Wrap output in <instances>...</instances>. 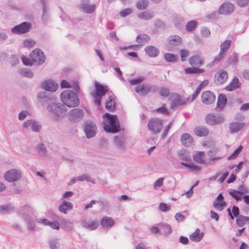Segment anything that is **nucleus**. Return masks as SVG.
Masks as SVG:
<instances>
[{
    "label": "nucleus",
    "mask_w": 249,
    "mask_h": 249,
    "mask_svg": "<svg viewBox=\"0 0 249 249\" xmlns=\"http://www.w3.org/2000/svg\"><path fill=\"white\" fill-rule=\"evenodd\" d=\"M103 128L108 133L115 134L121 130L120 123L117 115L106 113L103 116Z\"/></svg>",
    "instance_id": "f257e3e1"
},
{
    "label": "nucleus",
    "mask_w": 249,
    "mask_h": 249,
    "mask_svg": "<svg viewBox=\"0 0 249 249\" xmlns=\"http://www.w3.org/2000/svg\"><path fill=\"white\" fill-rule=\"evenodd\" d=\"M62 104L70 107H76L80 104V100L76 93L71 90H66L60 94Z\"/></svg>",
    "instance_id": "f03ea898"
},
{
    "label": "nucleus",
    "mask_w": 249,
    "mask_h": 249,
    "mask_svg": "<svg viewBox=\"0 0 249 249\" xmlns=\"http://www.w3.org/2000/svg\"><path fill=\"white\" fill-rule=\"evenodd\" d=\"M189 62L192 67H187L184 69L185 72L187 74H198L204 72V70L200 69L204 62L202 59L198 55H194L189 58Z\"/></svg>",
    "instance_id": "7ed1b4c3"
},
{
    "label": "nucleus",
    "mask_w": 249,
    "mask_h": 249,
    "mask_svg": "<svg viewBox=\"0 0 249 249\" xmlns=\"http://www.w3.org/2000/svg\"><path fill=\"white\" fill-rule=\"evenodd\" d=\"M95 91L92 93V95L94 98V104L100 107L103 96L108 92L109 89L107 86L103 85L97 81L95 82Z\"/></svg>",
    "instance_id": "20e7f679"
},
{
    "label": "nucleus",
    "mask_w": 249,
    "mask_h": 249,
    "mask_svg": "<svg viewBox=\"0 0 249 249\" xmlns=\"http://www.w3.org/2000/svg\"><path fill=\"white\" fill-rule=\"evenodd\" d=\"M47 109L50 113L59 118L65 117L67 111L65 105L60 103H56L55 102L49 106H47Z\"/></svg>",
    "instance_id": "39448f33"
},
{
    "label": "nucleus",
    "mask_w": 249,
    "mask_h": 249,
    "mask_svg": "<svg viewBox=\"0 0 249 249\" xmlns=\"http://www.w3.org/2000/svg\"><path fill=\"white\" fill-rule=\"evenodd\" d=\"M37 98L38 103L42 106L48 105L49 106L56 102L55 96L51 93H47L45 91H42L38 93Z\"/></svg>",
    "instance_id": "423d86ee"
},
{
    "label": "nucleus",
    "mask_w": 249,
    "mask_h": 249,
    "mask_svg": "<svg viewBox=\"0 0 249 249\" xmlns=\"http://www.w3.org/2000/svg\"><path fill=\"white\" fill-rule=\"evenodd\" d=\"M97 127L95 123L91 121H86L83 123V130L87 139L94 137L97 133Z\"/></svg>",
    "instance_id": "0eeeda50"
},
{
    "label": "nucleus",
    "mask_w": 249,
    "mask_h": 249,
    "mask_svg": "<svg viewBox=\"0 0 249 249\" xmlns=\"http://www.w3.org/2000/svg\"><path fill=\"white\" fill-rule=\"evenodd\" d=\"M163 121L158 118H153L149 120L147 124L148 129L154 134L159 133L162 128Z\"/></svg>",
    "instance_id": "6e6552de"
},
{
    "label": "nucleus",
    "mask_w": 249,
    "mask_h": 249,
    "mask_svg": "<svg viewBox=\"0 0 249 249\" xmlns=\"http://www.w3.org/2000/svg\"><path fill=\"white\" fill-rule=\"evenodd\" d=\"M35 65H41L45 62L46 57L44 52L39 48L35 49L30 54Z\"/></svg>",
    "instance_id": "1a4fd4ad"
},
{
    "label": "nucleus",
    "mask_w": 249,
    "mask_h": 249,
    "mask_svg": "<svg viewBox=\"0 0 249 249\" xmlns=\"http://www.w3.org/2000/svg\"><path fill=\"white\" fill-rule=\"evenodd\" d=\"M21 178V172L16 169H12L7 171L4 174V178L9 182L17 181Z\"/></svg>",
    "instance_id": "9d476101"
},
{
    "label": "nucleus",
    "mask_w": 249,
    "mask_h": 249,
    "mask_svg": "<svg viewBox=\"0 0 249 249\" xmlns=\"http://www.w3.org/2000/svg\"><path fill=\"white\" fill-rule=\"evenodd\" d=\"M31 27V23L24 21L13 27L11 29V32L16 35H21L28 32Z\"/></svg>",
    "instance_id": "9b49d317"
},
{
    "label": "nucleus",
    "mask_w": 249,
    "mask_h": 249,
    "mask_svg": "<svg viewBox=\"0 0 249 249\" xmlns=\"http://www.w3.org/2000/svg\"><path fill=\"white\" fill-rule=\"evenodd\" d=\"M205 121L209 125H215L223 123L224 118L220 115L215 116L213 113H210L206 116Z\"/></svg>",
    "instance_id": "f8f14e48"
},
{
    "label": "nucleus",
    "mask_w": 249,
    "mask_h": 249,
    "mask_svg": "<svg viewBox=\"0 0 249 249\" xmlns=\"http://www.w3.org/2000/svg\"><path fill=\"white\" fill-rule=\"evenodd\" d=\"M84 117V112L82 109L75 108L71 110L69 112V119L70 121L77 123L80 121Z\"/></svg>",
    "instance_id": "ddd939ff"
},
{
    "label": "nucleus",
    "mask_w": 249,
    "mask_h": 249,
    "mask_svg": "<svg viewBox=\"0 0 249 249\" xmlns=\"http://www.w3.org/2000/svg\"><path fill=\"white\" fill-rule=\"evenodd\" d=\"M81 226L90 231L97 229L100 226V221L97 219L92 220L91 218L84 219L81 222Z\"/></svg>",
    "instance_id": "4468645a"
},
{
    "label": "nucleus",
    "mask_w": 249,
    "mask_h": 249,
    "mask_svg": "<svg viewBox=\"0 0 249 249\" xmlns=\"http://www.w3.org/2000/svg\"><path fill=\"white\" fill-rule=\"evenodd\" d=\"M234 10V5L230 2H224L219 8L218 14L222 15L231 14Z\"/></svg>",
    "instance_id": "2eb2a0df"
},
{
    "label": "nucleus",
    "mask_w": 249,
    "mask_h": 249,
    "mask_svg": "<svg viewBox=\"0 0 249 249\" xmlns=\"http://www.w3.org/2000/svg\"><path fill=\"white\" fill-rule=\"evenodd\" d=\"M228 78V74L226 71L222 70L220 72H217L214 76V83L217 85H222L224 84Z\"/></svg>",
    "instance_id": "dca6fc26"
},
{
    "label": "nucleus",
    "mask_w": 249,
    "mask_h": 249,
    "mask_svg": "<svg viewBox=\"0 0 249 249\" xmlns=\"http://www.w3.org/2000/svg\"><path fill=\"white\" fill-rule=\"evenodd\" d=\"M201 99L203 103L206 105H211L214 102L215 96L212 91L207 90L202 93Z\"/></svg>",
    "instance_id": "f3484780"
},
{
    "label": "nucleus",
    "mask_w": 249,
    "mask_h": 249,
    "mask_svg": "<svg viewBox=\"0 0 249 249\" xmlns=\"http://www.w3.org/2000/svg\"><path fill=\"white\" fill-rule=\"evenodd\" d=\"M41 86L45 90L52 92L55 91L58 87L56 82L52 80L43 82Z\"/></svg>",
    "instance_id": "a211bd4d"
},
{
    "label": "nucleus",
    "mask_w": 249,
    "mask_h": 249,
    "mask_svg": "<svg viewBox=\"0 0 249 249\" xmlns=\"http://www.w3.org/2000/svg\"><path fill=\"white\" fill-rule=\"evenodd\" d=\"M110 92L112 95H109L108 100L106 101L105 107L107 110L112 112L116 108V104L115 101L116 96L112 93V91H110Z\"/></svg>",
    "instance_id": "6ab92c4d"
},
{
    "label": "nucleus",
    "mask_w": 249,
    "mask_h": 249,
    "mask_svg": "<svg viewBox=\"0 0 249 249\" xmlns=\"http://www.w3.org/2000/svg\"><path fill=\"white\" fill-rule=\"evenodd\" d=\"M241 83L239 82L237 76H234L231 81L225 87V89L228 91H233L240 88Z\"/></svg>",
    "instance_id": "aec40b11"
},
{
    "label": "nucleus",
    "mask_w": 249,
    "mask_h": 249,
    "mask_svg": "<svg viewBox=\"0 0 249 249\" xmlns=\"http://www.w3.org/2000/svg\"><path fill=\"white\" fill-rule=\"evenodd\" d=\"M15 211V207L10 203L0 205V214L8 215L13 213Z\"/></svg>",
    "instance_id": "412c9836"
},
{
    "label": "nucleus",
    "mask_w": 249,
    "mask_h": 249,
    "mask_svg": "<svg viewBox=\"0 0 249 249\" xmlns=\"http://www.w3.org/2000/svg\"><path fill=\"white\" fill-rule=\"evenodd\" d=\"M169 47H173L181 45L182 43V38L178 35L171 36L167 38Z\"/></svg>",
    "instance_id": "4be33fe9"
},
{
    "label": "nucleus",
    "mask_w": 249,
    "mask_h": 249,
    "mask_svg": "<svg viewBox=\"0 0 249 249\" xmlns=\"http://www.w3.org/2000/svg\"><path fill=\"white\" fill-rule=\"evenodd\" d=\"M22 211L24 212H21L19 213V215L25 221H28L30 218L29 216L27 213H29L30 214L33 213V209L29 205H25L22 208Z\"/></svg>",
    "instance_id": "5701e85b"
},
{
    "label": "nucleus",
    "mask_w": 249,
    "mask_h": 249,
    "mask_svg": "<svg viewBox=\"0 0 249 249\" xmlns=\"http://www.w3.org/2000/svg\"><path fill=\"white\" fill-rule=\"evenodd\" d=\"M115 144L121 149H124L125 148V138L123 135L115 136L113 140Z\"/></svg>",
    "instance_id": "b1692460"
},
{
    "label": "nucleus",
    "mask_w": 249,
    "mask_h": 249,
    "mask_svg": "<svg viewBox=\"0 0 249 249\" xmlns=\"http://www.w3.org/2000/svg\"><path fill=\"white\" fill-rule=\"evenodd\" d=\"M182 144L185 147L190 146L193 143V138L188 133L182 134L180 137Z\"/></svg>",
    "instance_id": "393cba45"
},
{
    "label": "nucleus",
    "mask_w": 249,
    "mask_h": 249,
    "mask_svg": "<svg viewBox=\"0 0 249 249\" xmlns=\"http://www.w3.org/2000/svg\"><path fill=\"white\" fill-rule=\"evenodd\" d=\"M72 209V203L66 200L63 201L62 203L58 207L59 211L64 214H67L68 211H71Z\"/></svg>",
    "instance_id": "a878e982"
},
{
    "label": "nucleus",
    "mask_w": 249,
    "mask_h": 249,
    "mask_svg": "<svg viewBox=\"0 0 249 249\" xmlns=\"http://www.w3.org/2000/svg\"><path fill=\"white\" fill-rule=\"evenodd\" d=\"M144 50L146 53L150 57H156L160 53L159 49L154 46H147Z\"/></svg>",
    "instance_id": "bb28decb"
},
{
    "label": "nucleus",
    "mask_w": 249,
    "mask_h": 249,
    "mask_svg": "<svg viewBox=\"0 0 249 249\" xmlns=\"http://www.w3.org/2000/svg\"><path fill=\"white\" fill-rule=\"evenodd\" d=\"M245 124L241 122H233L229 124V129L231 133L237 132L243 128Z\"/></svg>",
    "instance_id": "cd10ccee"
},
{
    "label": "nucleus",
    "mask_w": 249,
    "mask_h": 249,
    "mask_svg": "<svg viewBox=\"0 0 249 249\" xmlns=\"http://www.w3.org/2000/svg\"><path fill=\"white\" fill-rule=\"evenodd\" d=\"M114 220L111 217L105 216L103 217L100 221V224L103 228H110L114 225Z\"/></svg>",
    "instance_id": "c85d7f7f"
},
{
    "label": "nucleus",
    "mask_w": 249,
    "mask_h": 249,
    "mask_svg": "<svg viewBox=\"0 0 249 249\" xmlns=\"http://www.w3.org/2000/svg\"><path fill=\"white\" fill-rule=\"evenodd\" d=\"M161 234L163 235H168L172 232V227L170 225L167 223H160L159 224Z\"/></svg>",
    "instance_id": "c756f323"
},
{
    "label": "nucleus",
    "mask_w": 249,
    "mask_h": 249,
    "mask_svg": "<svg viewBox=\"0 0 249 249\" xmlns=\"http://www.w3.org/2000/svg\"><path fill=\"white\" fill-rule=\"evenodd\" d=\"M227 103V98L226 95L224 93H220L218 95L217 107L220 109H223Z\"/></svg>",
    "instance_id": "7c9ffc66"
},
{
    "label": "nucleus",
    "mask_w": 249,
    "mask_h": 249,
    "mask_svg": "<svg viewBox=\"0 0 249 249\" xmlns=\"http://www.w3.org/2000/svg\"><path fill=\"white\" fill-rule=\"evenodd\" d=\"M204 233L203 232H200V231L199 229H196L195 232L190 235V239L195 242H198L203 238Z\"/></svg>",
    "instance_id": "2f4dec72"
},
{
    "label": "nucleus",
    "mask_w": 249,
    "mask_h": 249,
    "mask_svg": "<svg viewBox=\"0 0 249 249\" xmlns=\"http://www.w3.org/2000/svg\"><path fill=\"white\" fill-rule=\"evenodd\" d=\"M186 104V101H183L182 97L178 93H176L175 97L171 105V107L173 108L176 107L184 105Z\"/></svg>",
    "instance_id": "473e14b6"
},
{
    "label": "nucleus",
    "mask_w": 249,
    "mask_h": 249,
    "mask_svg": "<svg viewBox=\"0 0 249 249\" xmlns=\"http://www.w3.org/2000/svg\"><path fill=\"white\" fill-rule=\"evenodd\" d=\"M208 84L209 80L208 79H205L199 85V86L196 89V91L192 96L191 102L195 100L196 98L197 97V96L198 95L200 92L201 89L203 88L204 87L206 86Z\"/></svg>",
    "instance_id": "72a5a7b5"
},
{
    "label": "nucleus",
    "mask_w": 249,
    "mask_h": 249,
    "mask_svg": "<svg viewBox=\"0 0 249 249\" xmlns=\"http://www.w3.org/2000/svg\"><path fill=\"white\" fill-rule=\"evenodd\" d=\"M227 211L228 212V215L230 217V218L231 220H233L234 217L237 218V216H239L240 215L239 214V208L235 205L232 206V211H231L230 208H228Z\"/></svg>",
    "instance_id": "f704fd0d"
},
{
    "label": "nucleus",
    "mask_w": 249,
    "mask_h": 249,
    "mask_svg": "<svg viewBox=\"0 0 249 249\" xmlns=\"http://www.w3.org/2000/svg\"><path fill=\"white\" fill-rule=\"evenodd\" d=\"M61 228L67 231H71L73 229V223L68 220H63L61 222Z\"/></svg>",
    "instance_id": "c9c22d12"
},
{
    "label": "nucleus",
    "mask_w": 249,
    "mask_h": 249,
    "mask_svg": "<svg viewBox=\"0 0 249 249\" xmlns=\"http://www.w3.org/2000/svg\"><path fill=\"white\" fill-rule=\"evenodd\" d=\"M195 132L199 137H205L208 135L209 129L204 127L198 126L195 129Z\"/></svg>",
    "instance_id": "e433bc0d"
},
{
    "label": "nucleus",
    "mask_w": 249,
    "mask_h": 249,
    "mask_svg": "<svg viewBox=\"0 0 249 249\" xmlns=\"http://www.w3.org/2000/svg\"><path fill=\"white\" fill-rule=\"evenodd\" d=\"M37 153L41 157H45L47 155V150L43 143H39L36 147Z\"/></svg>",
    "instance_id": "4c0bfd02"
},
{
    "label": "nucleus",
    "mask_w": 249,
    "mask_h": 249,
    "mask_svg": "<svg viewBox=\"0 0 249 249\" xmlns=\"http://www.w3.org/2000/svg\"><path fill=\"white\" fill-rule=\"evenodd\" d=\"M204 155V152L203 151H197L193 156L194 160L198 163L205 164V160L203 158Z\"/></svg>",
    "instance_id": "58836bf2"
},
{
    "label": "nucleus",
    "mask_w": 249,
    "mask_h": 249,
    "mask_svg": "<svg viewBox=\"0 0 249 249\" xmlns=\"http://www.w3.org/2000/svg\"><path fill=\"white\" fill-rule=\"evenodd\" d=\"M181 164L186 168H188L189 170L192 172H197L201 169V167L200 166L196 165L194 163H188L181 161Z\"/></svg>",
    "instance_id": "ea45409f"
},
{
    "label": "nucleus",
    "mask_w": 249,
    "mask_h": 249,
    "mask_svg": "<svg viewBox=\"0 0 249 249\" xmlns=\"http://www.w3.org/2000/svg\"><path fill=\"white\" fill-rule=\"evenodd\" d=\"M178 157L183 161H190L191 160L190 156L188 154V152L185 149H182L178 152Z\"/></svg>",
    "instance_id": "a19ab883"
},
{
    "label": "nucleus",
    "mask_w": 249,
    "mask_h": 249,
    "mask_svg": "<svg viewBox=\"0 0 249 249\" xmlns=\"http://www.w3.org/2000/svg\"><path fill=\"white\" fill-rule=\"evenodd\" d=\"M150 36L146 34H139L136 38V41L139 44H142L144 42H148L150 40Z\"/></svg>",
    "instance_id": "79ce46f5"
},
{
    "label": "nucleus",
    "mask_w": 249,
    "mask_h": 249,
    "mask_svg": "<svg viewBox=\"0 0 249 249\" xmlns=\"http://www.w3.org/2000/svg\"><path fill=\"white\" fill-rule=\"evenodd\" d=\"M249 221V217L242 215L237 216L236 218V224L240 227H243Z\"/></svg>",
    "instance_id": "37998d69"
},
{
    "label": "nucleus",
    "mask_w": 249,
    "mask_h": 249,
    "mask_svg": "<svg viewBox=\"0 0 249 249\" xmlns=\"http://www.w3.org/2000/svg\"><path fill=\"white\" fill-rule=\"evenodd\" d=\"M164 58L166 62L176 63L178 61V57L176 55L171 53H166L164 55Z\"/></svg>",
    "instance_id": "c03bdc74"
},
{
    "label": "nucleus",
    "mask_w": 249,
    "mask_h": 249,
    "mask_svg": "<svg viewBox=\"0 0 249 249\" xmlns=\"http://www.w3.org/2000/svg\"><path fill=\"white\" fill-rule=\"evenodd\" d=\"M79 181H84L86 180L88 182H90L93 184L95 183V180L94 178H92L90 177V175L86 174H82L80 176H78L76 178Z\"/></svg>",
    "instance_id": "a18cd8bd"
},
{
    "label": "nucleus",
    "mask_w": 249,
    "mask_h": 249,
    "mask_svg": "<svg viewBox=\"0 0 249 249\" xmlns=\"http://www.w3.org/2000/svg\"><path fill=\"white\" fill-rule=\"evenodd\" d=\"M19 73L20 75L25 77L32 78L34 76L33 72L28 69H20L19 70Z\"/></svg>",
    "instance_id": "49530a36"
},
{
    "label": "nucleus",
    "mask_w": 249,
    "mask_h": 249,
    "mask_svg": "<svg viewBox=\"0 0 249 249\" xmlns=\"http://www.w3.org/2000/svg\"><path fill=\"white\" fill-rule=\"evenodd\" d=\"M135 91L141 96H144L148 94L146 89V85L143 84L142 86L138 85L135 88Z\"/></svg>",
    "instance_id": "de8ad7c7"
},
{
    "label": "nucleus",
    "mask_w": 249,
    "mask_h": 249,
    "mask_svg": "<svg viewBox=\"0 0 249 249\" xmlns=\"http://www.w3.org/2000/svg\"><path fill=\"white\" fill-rule=\"evenodd\" d=\"M229 194L236 201L240 200L243 196V192L238 190H231L229 192Z\"/></svg>",
    "instance_id": "09e8293b"
},
{
    "label": "nucleus",
    "mask_w": 249,
    "mask_h": 249,
    "mask_svg": "<svg viewBox=\"0 0 249 249\" xmlns=\"http://www.w3.org/2000/svg\"><path fill=\"white\" fill-rule=\"evenodd\" d=\"M197 22L195 20L190 21L187 23L185 26V29L188 32L194 31L196 27Z\"/></svg>",
    "instance_id": "8fccbe9b"
},
{
    "label": "nucleus",
    "mask_w": 249,
    "mask_h": 249,
    "mask_svg": "<svg viewBox=\"0 0 249 249\" xmlns=\"http://www.w3.org/2000/svg\"><path fill=\"white\" fill-rule=\"evenodd\" d=\"M51 249H60L59 239L56 238L51 239L49 242Z\"/></svg>",
    "instance_id": "3c124183"
},
{
    "label": "nucleus",
    "mask_w": 249,
    "mask_h": 249,
    "mask_svg": "<svg viewBox=\"0 0 249 249\" xmlns=\"http://www.w3.org/2000/svg\"><path fill=\"white\" fill-rule=\"evenodd\" d=\"M238 61V58L237 53L233 52L232 54L228 57V65L232 64L233 65H235L237 63Z\"/></svg>",
    "instance_id": "603ef678"
},
{
    "label": "nucleus",
    "mask_w": 249,
    "mask_h": 249,
    "mask_svg": "<svg viewBox=\"0 0 249 249\" xmlns=\"http://www.w3.org/2000/svg\"><path fill=\"white\" fill-rule=\"evenodd\" d=\"M148 5V1L146 0H139L136 4V6L139 10H144Z\"/></svg>",
    "instance_id": "864d4df0"
},
{
    "label": "nucleus",
    "mask_w": 249,
    "mask_h": 249,
    "mask_svg": "<svg viewBox=\"0 0 249 249\" xmlns=\"http://www.w3.org/2000/svg\"><path fill=\"white\" fill-rule=\"evenodd\" d=\"M218 151V149L214 147L209 150L207 153L208 156L210 157V160H214L219 159V158L216 157V154Z\"/></svg>",
    "instance_id": "5fc2aeb1"
},
{
    "label": "nucleus",
    "mask_w": 249,
    "mask_h": 249,
    "mask_svg": "<svg viewBox=\"0 0 249 249\" xmlns=\"http://www.w3.org/2000/svg\"><path fill=\"white\" fill-rule=\"evenodd\" d=\"M137 16L139 18L147 20H150V19H152L153 18L154 15L151 13L144 12H142L140 14H138L137 15Z\"/></svg>",
    "instance_id": "6e6d98bb"
},
{
    "label": "nucleus",
    "mask_w": 249,
    "mask_h": 249,
    "mask_svg": "<svg viewBox=\"0 0 249 249\" xmlns=\"http://www.w3.org/2000/svg\"><path fill=\"white\" fill-rule=\"evenodd\" d=\"M242 149L243 146L240 145L238 148L234 150L233 152L231 155L228 157V160H231V159H235L237 157L238 155L240 153Z\"/></svg>",
    "instance_id": "4d7b16f0"
},
{
    "label": "nucleus",
    "mask_w": 249,
    "mask_h": 249,
    "mask_svg": "<svg viewBox=\"0 0 249 249\" xmlns=\"http://www.w3.org/2000/svg\"><path fill=\"white\" fill-rule=\"evenodd\" d=\"M226 205L227 203L225 201L220 202L214 201L213 203V207L216 209H218L219 211L223 210Z\"/></svg>",
    "instance_id": "13d9d810"
},
{
    "label": "nucleus",
    "mask_w": 249,
    "mask_h": 249,
    "mask_svg": "<svg viewBox=\"0 0 249 249\" xmlns=\"http://www.w3.org/2000/svg\"><path fill=\"white\" fill-rule=\"evenodd\" d=\"M96 6L95 4L88 5L83 7L81 10L87 14H91L93 13L95 10Z\"/></svg>",
    "instance_id": "bf43d9fd"
},
{
    "label": "nucleus",
    "mask_w": 249,
    "mask_h": 249,
    "mask_svg": "<svg viewBox=\"0 0 249 249\" xmlns=\"http://www.w3.org/2000/svg\"><path fill=\"white\" fill-rule=\"evenodd\" d=\"M21 60L23 64L26 66H32L34 64H35V62L32 60V58H31V57L30 58L23 56L21 57Z\"/></svg>",
    "instance_id": "052dcab7"
},
{
    "label": "nucleus",
    "mask_w": 249,
    "mask_h": 249,
    "mask_svg": "<svg viewBox=\"0 0 249 249\" xmlns=\"http://www.w3.org/2000/svg\"><path fill=\"white\" fill-rule=\"evenodd\" d=\"M144 80L145 77L141 76L134 79H132L129 81V82L131 85H136L140 84Z\"/></svg>",
    "instance_id": "680f3d73"
},
{
    "label": "nucleus",
    "mask_w": 249,
    "mask_h": 249,
    "mask_svg": "<svg viewBox=\"0 0 249 249\" xmlns=\"http://www.w3.org/2000/svg\"><path fill=\"white\" fill-rule=\"evenodd\" d=\"M155 26L160 29H164L166 26L165 22L160 19H156L154 23Z\"/></svg>",
    "instance_id": "e2e57ef3"
},
{
    "label": "nucleus",
    "mask_w": 249,
    "mask_h": 249,
    "mask_svg": "<svg viewBox=\"0 0 249 249\" xmlns=\"http://www.w3.org/2000/svg\"><path fill=\"white\" fill-rule=\"evenodd\" d=\"M36 42L32 39H26L23 42V46L25 48H30L33 47Z\"/></svg>",
    "instance_id": "0e129e2a"
},
{
    "label": "nucleus",
    "mask_w": 249,
    "mask_h": 249,
    "mask_svg": "<svg viewBox=\"0 0 249 249\" xmlns=\"http://www.w3.org/2000/svg\"><path fill=\"white\" fill-rule=\"evenodd\" d=\"M159 94L162 97H167L170 94L169 89L167 88L162 87L160 89Z\"/></svg>",
    "instance_id": "69168bd1"
},
{
    "label": "nucleus",
    "mask_w": 249,
    "mask_h": 249,
    "mask_svg": "<svg viewBox=\"0 0 249 249\" xmlns=\"http://www.w3.org/2000/svg\"><path fill=\"white\" fill-rule=\"evenodd\" d=\"M41 128V125L39 124L38 122L33 120L31 126L32 130L34 132H38L40 131Z\"/></svg>",
    "instance_id": "338daca9"
},
{
    "label": "nucleus",
    "mask_w": 249,
    "mask_h": 249,
    "mask_svg": "<svg viewBox=\"0 0 249 249\" xmlns=\"http://www.w3.org/2000/svg\"><path fill=\"white\" fill-rule=\"evenodd\" d=\"M159 209L163 212H167L170 210L171 207L166 203L161 202L159 204Z\"/></svg>",
    "instance_id": "774afa93"
}]
</instances>
